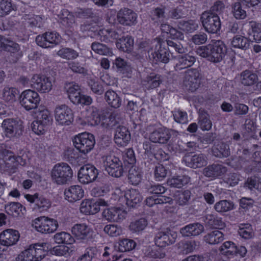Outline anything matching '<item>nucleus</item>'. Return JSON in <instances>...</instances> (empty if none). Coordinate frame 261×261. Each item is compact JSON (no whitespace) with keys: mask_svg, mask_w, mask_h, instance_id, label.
Returning a JSON list of instances; mask_svg holds the SVG:
<instances>
[{"mask_svg":"<svg viewBox=\"0 0 261 261\" xmlns=\"http://www.w3.org/2000/svg\"><path fill=\"white\" fill-rule=\"evenodd\" d=\"M103 165L106 171L110 176L118 178L123 175L124 170L122 163L118 157L114 155L105 156Z\"/></svg>","mask_w":261,"mask_h":261,"instance_id":"7","label":"nucleus"},{"mask_svg":"<svg viewBox=\"0 0 261 261\" xmlns=\"http://www.w3.org/2000/svg\"><path fill=\"white\" fill-rule=\"evenodd\" d=\"M0 48L15 56V59H12L13 62H16L22 56L20 46L17 43L2 35H0Z\"/></svg>","mask_w":261,"mask_h":261,"instance_id":"20","label":"nucleus"},{"mask_svg":"<svg viewBox=\"0 0 261 261\" xmlns=\"http://www.w3.org/2000/svg\"><path fill=\"white\" fill-rule=\"evenodd\" d=\"M227 47L221 40H212L210 43L199 46L196 50L198 55L208 61L217 63L221 62L227 53Z\"/></svg>","mask_w":261,"mask_h":261,"instance_id":"1","label":"nucleus"},{"mask_svg":"<svg viewBox=\"0 0 261 261\" xmlns=\"http://www.w3.org/2000/svg\"><path fill=\"white\" fill-rule=\"evenodd\" d=\"M190 177L186 175H174L167 180V184L173 188H181L188 184Z\"/></svg>","mask_w":261,"mask_h":261,"instance_id":"35","label":"nucleus"},{"mask_svg":"<svg viewBox=\"0 0 261 261\" xmlns=\"http://www.w3.org/2000/svg\"><path fill=\"white\" fill-rule=\"evenodd\" d=\"M35 113L37 114L38 121L44 124H50L51 118L50 113L47 109L42 107L41 109L39 108Z\"/></svg>","mask_w":261,"mask_h":261,"instance_id":"60","label":"nucleus"},{"mask_svg":"<svg viewBox=\"0 0 261 261\" xmlns=\"http://www.w3.org/2000/svg\"><path fill=\"white\" fill-rule=\"evenodd\" d=\"M191 193L189 190L178 191L174 194V199L176 203L180 205H185L188 203L190 199Z\"/></svg>","mask_w":261,"mask_h":261,"instance_id":"51","label":"nucleus"},{"mask_svg":"<svg viewBox=\"0 0 261 261\" xmlns=\"http://www.w3.org/2000/svg\"><path fill=\"white\" fill-rule=\"evenodd\" d=\"M55 116L56 120L61 125H69L73 121L72 111L65 105L56 107Z\"/></svg>","mask_w":261,"mask_h":261,"instance_id":"12","label":"nucleus"},{"mask_svg":"<svg viewBox=\"0 0 261 261\" xmlns=\"http://www.w3.org/2000/svg\"><path fill=\"white\" fill-rule=\"evenodd\" d=\"M92 49L96 53L103 56H110L112 54L111 49L105 44L94 42L91 44Z\"/></svg>","mask_w":261,"mask_h":261,"instance_id":"58","label":"nucleus"},{"mask_svg":"<svg viewBox=\"0 0 261 261\" xmlns=\"http://www.w3.org/2000/svg\"><path fill=\"white\" fill-rule=\"evenodd\" d=\"M204 230L203 225L198 222L191 223L180 229V233L184 237H194L201 234Z\"/></svg>","mask_w":261,"mask_h":261,"instance_id":"26","label":"nucleus"},{"mask_svg":"<svg viewBox=\"0 0 261 261\" xmlns=\"http://www.w3.org/2000/svg\"><path fill=\"white\" fill-rule=\"evenodd\" d=\"M73 143L81 153L86 154L93 149L95 140L92 134L84 133L76 136L73 140Z\"/></svg>","mask_w":261,"mask_h":261,"instance_id":"6","label":"nucleus"},{"mask_svg":"<svg viewBox=\"0 0 261 261\" xmlns=\"http://www.w3.org/2000/svg\"><path fill=\"white\" fill-rule=\"evenodd\" d=\"M145 81L147 83L149 88L154 89L159 87L163 80L161 75L151 73L146 76Z\"/></svg>","mask_w":261,"mask_h":261,"instance_id":"54","label":"nucleus"},{"mask_svg":"<svg viewBox=\"0 0 261 261\" xmlns=\"http://www.w3.org/2000/svg\"><path fill=\"white\" fill-rule=\"evenodd\" d=\"M230 44L233 48L244 50L247 49L250 45L248 39L240 35H237L233 37L231 39Z\"/></svg>","mask_w":261,"mask_h":261,"instance_id":"39","label":"nucleus"},{"mask_svg":"<svg viewBox=\"0 0 261 261\" xmlns=\"http://www.w3.org/2000/svg\"><path fill=\"white\" fill-rule=\"evenodd\" d=\"M136 246V243L128 239H123L118 242V250L120 252H127L133 250Z\"/></svg>","mask_w":261,"mask_h":261,"instance_id":"56","label":"nucleus"},{"mask_svg":"<svg viewBox=\"0 0 261 261\" xmlns=\"http://www.w3.org/2000/svg\"><path fill=\"white\" fill-rule=\"evenodd\" d=\"M214 208L218 213H226L233 210L234 204L231 201L221 200L215 203Z\"/></svg>","mask_w":261,"mask_h":261,"instance_id":"48","label":"nucleus"},{"mask_svg":"<svg viewBox=\"0 0 261 261\" xmlns=\"http://www.w3.org/2000/svg\"><path fill=\"white\" fill-rule=\"evenodd\" d=\"M72 234L79 240H86L91 236L92 230L85 224H76L72 228Z\"/></svg>","mask_w":261,"mask_h":261,"instance_id":"32","label":"nucleus"},{"mask_svg":"<svg viewBox=\"0 0 261 261\" xmlns=\"http://www.w3.org/2000/svg\"><path fill=\"white\" fill-rule=\"evenodd\" d=\"M125 197L126 204L130 207H135L138 205L142 200V196L138 190L131 189L127 191Z\"/></svg>","mask_w":261,"mask_h":261,"instance_id":"33","label":"nucleus"},{"mask_svg":"<svg viewBox=\"0 0 261 261\" xmlns=\"http://www.w3.org/2000/svg\"><path fill=\"white\" fill-rule=\"evenodd\" d=\"M98 174V170L94 166L86 164L81 167L79 171V180L82 184H88L95 181Z\"/></svg>","mask_w":261,"mask_h":261,"instance_id":"11","label":"nucleus"},{"mask_svg":"<svg viewBox=\"0 0 261 261\" xmlns=\"http://www.w3.org/2000/svg\"><path fill=\"white\" fill-rule=\"evenodd\" d=\"M116 44L119 50L124 52H129L133 49L134 40L130 37H122L119 39Z\"/></svg>","mask_w":261,"mask_h":261,"instance_id":"47","label":"nucleus"},{"mask_svg":"<svg viewBox=\"0 0 261 261\" xmlns=\"http://www.w3.org/2000/svg\"><path fill=\"white\" fill-rule=\"evenodd\" d=\"M84 190L79 185L71 186L64 190L65 199L70 202L80 200L84 196Z\"/></svg>","mask_w":261,"mask_h":261,"instance_id":"31","label":"nucleus"},{"mask_svg":"<svg viewBox=\"0 0 261 261\" xmlns=\"http://www.w3.org/2000/svg\"><path fill=\"white\" fill-rule=\"evenodd\" d=\"M171 133L175 136L178 134V132L174 129L169 130L164 127H160L151 132L149 138L150 141L153 143L166 144L171 138Z\"/></svg>","mask_w":261,"mask_h":261,"instance_id":"13","label":"nucleus"},{"mask_svg":"<svg viewBox=\"0 0 261 261\" xmlns=\"http://www.w3.org/2000/svg\"><path fill=\"white\" fill-rule=\"evenodd\" d=\"M177 234L175 232L172 233L170 231H161L155 234L154 242L157 247L164 248L174 243Z\"/></svg>","mask_w":261,"mask_h":261,"instance_id":"18","label":"nucleus"},{"mask_svg":"<svg viewBox=\"0 0 261 261\" xmlns=\"http://www.w3.org/2000/svg\"><path fill=\"white\" fill-rule=\"evenodd\" d=\"M219 250L226 256L239 255L241 257H244L247 253L245 247L237 245L231 241L224 242L220 247Z\"/></svg>","mask_w":261,"mask_h":261,"instance_id":"17","label":"nucleus"},{"mask_svg":"<svg viewBox=\"0 0 261 261\" xmlns=\"http://www.w3.org/2000/svg\"><path fill=\"white\" fill-rule=\"evenodd\" d=\"M1 127L5 136L9 138H19L24 131L22 121L17 118L5 119Z\"/></svg>","mask_w":261,"mask_h":261,"instance_id":"4","label":"nucleus"},{"mask_svg":"<svg viewBox=\"0 0 261 261\" xmlns=\"http://www.w3.org/2000/svg\"><path fill=\"white\" fill-rule=\"evenodd\" d=\"M227 171V168L224 166L219 164H213L205 167L202 173L209 178H215L224 174Z\"/></svg>","mask_w":261,"mask_h":261,"instance_id":"29","label":"nucleus"},{"mask_svg":"<svg viewBox=\"0 0 261 261\" xmlns=\"http://www.w3.org/2000/svg\"><path fill=\"white\" fill-rule=\"evenodd\" d=\"M32 226L42 233H50L57 229L59 225L56 220L43 216L36 218Z\"/></svg>","mask_w":261,"mask_h":261,"instance_id":"10","label":"nucleus"},{"mask_svg":"<svg viewBox=\"0 0 261 261\" xmlns=\"http://www.w3.org/2000/svg\"><path fill=\"white\" fill-rule=\"evenodd\" d=\"M98 25L93 22L86 21L81 25L80 29L81 31L88 36L91 37L96 34L98 35Z\"/></svg>","mask_w":261,"mask_h":261,"instance_id":"46","label":"nucleus"},{"mask_svg":"<svg viewBox=\"0 0 261 261\" xmlns=\"http://www.w3.org/2000/svg\"><path fill=\"white\" fill-rule=\"evenodd\" d=\"M176 66L179 69H184L191 66L196 61V58L189 54L179 55L177 58Z\"/></svg>","mask_w":261,"mask_h":261,"instance_id":"42","label":"nucleus"},{"mask_svg":"<svg viewBox=\"0 0 261 261\" xmlns=\"http://www.w3.org/2000/svg\"><path fill=\"white\" fill-rule=\"evenodd\" d=\"M18 94L19 92L17 89L5 87L3 90V97L5 101L12 102L16 101V96Z\"/></svg>","mask_w":261,"mask_h":261,"instance_id":"59","label":"nucleus"},{"mask_svg":"<svg viewBox=\"0 0 261 261\" xmlns=\"http://www.w3.org/2000/svg\"><path fill=\"white\" fill-rule=\"evenodd\" d=\"M1 153L4 160L3 163H0V166L4 171L15 172L18 165L24 166L27 164V160L23 155L16 156L12 151L7 149L2 150Z\"/></svg>","mask_w":261,"mask_h":261,"instance_id":"3","label":"nucleus"},{"mask_svg":"<svg viewBox=\"0 0 261 261\" xmlns=\"http://www.w3.org/2000/svg\"><path fill=\"white\" fill-rule=\"evenodd\" d=\"M200 20L205 31L208 33L217 34L221 29V21L219 16L217 15L203 12L201 15Z\"/></svg>","mask_w":261,"mask_h":261,"instance_id":"8","label":"nucleus"},{"mask_svg":"<svg viewBox=\"0 0 261 261\" xmlns=\"http://www.w3.org/2000/svg\"><path fill=\"white\" fill-rule=\"evenodd\" d=\"M54 240L58 244L71 245L75 242L74 238L70 233L65 231L56 233L54 236Z\"/></svg>","mask_w":261,"mask_h":261,"instance_id":"44","label":"nucleus"},{"mask_svg":"<svg viewBox=\"0 0 261 261\" xmlns=\"http://www.w3.org/2000/svg\"><path fill=\"white\" fill-rule=\"evenodd\" d=\"M200 75L197 69L192 68L186 71L184 83L187 90L194 92L198 88L200 84Z\"/></svg>","mask_w":261,"mask_h":261,"instance_id":"15","label":"nucleus"},{"mask_svg":"<svg viewBox=\"0 0 261 261\" xmlns=\"http://www.w3.org/2000/svg\"><path fill=\"white\" fill-rule=\"evenodd\" d=\"M113 67L116 68L117 72L121 73H126L129 69L127 62L121 58H117L113 62Z\"/></svg>","mask_w":261,"mask_h":261,"instance_id":"62","label":"nucleus"},{"mask_svg":"<svg viewBox=\"0 0 261 261\" xmlns=\"http://www.w3.org/2000/svg\"><path fill=\"white\" fill-rule=\"evenodd\" d=\"M107 205V201L102 199L96 200H87L83 201L81 204V211L86 214L93 215L100 211V206Z\"/></svg>","mask_w":261,"mask_h":261,"instance_id":"21","label":"nucleus"},{"mask_svg":"<svg viewBox=\"0 0 261 261\" xmlns=\"http://www.w3.org/2000/svg\"><path fill=\"white\" fill-rule=\"evenodd\" d=\"M72 175L71 167L64 163L55 165L51 172L53 180L58 185L67 184L71 180Z\"/></svg>","mask_w":261,"mask_h":261,"instance_id":"5","label":"nucleus"},{"mask_svg":"<svg viewBox=\"0 0 261 261\" xmlns=\"http://www.w3.org/2000/svg\"><path fill=\"white\" fill-rule=\"evenodd\" d=\"M212 153L217 158H227L230 154L229 146L223 142L219 141L213 146Z\"/></svg>","mask_w":261,"mask_h":261,"instance_id":"34","label":"nucleus"},{"mask_svg":"<svg viewBox=\"0 0 261 261\" xmlns=\"http://www.w3.org/2000/svg\"><path fill=\"white\" fill-rule=\"evenodd\" d=\"M130 140V134L128 129L122 125L116 127L114 141L120 146H126Z\"/></svg>","mask_w":261,"mask_h":261,"instance_id":"28","label":"nucleus"},{"mask_svg":"<svg viewBox=\"0 0 261 261\" xmlns=\"http://www.w3.org/2000/svg\"><path fill=\"white\" fill-rule=\"evenodd\" d=\"M44 17L33 13L24 14L22 17V22L27 27L34 29L43 27Z\"/></svg>","mask_w":261,"mask_h":261,"instance_id":"27","label":"nucleus"},{"mask_svg":"<svg viewBox=\"0 0 261 261\" xmlns=\"http://www.w3.org/2000/svg\"><path fill=\"white\" fill-rule=\"evenodd\" d=\"M166 42L168 46L167 50L169 53H171L175 51L179 54H182L185 52V49L182 45L178 40L167 38Z\"/></svg>","mask_w":261,"mask_h":261,"instance_id":"52","label":"nucleus"},{"mask_svg":"<svg viewBox=\"0 0 261 261\" xmlns=\"http://www.w3.org/2000/svg\"><path fill=\"white\" fill-rule=\"evenodd\" d=\"M32 87L41 93L48 92L52 88L51 81L44 75H34L31 80Z\"/></svg>","mask_w":261,"mask_h":261,"instance_id":"19","label":"nucleus"},{"mask_svg":"<svg viewBox=\"0 0 261 261\" xmlns=\"http://www.w3.org/2000/svg\"><path fill=\"white\" fill-rule=\"evenodd\" d=\"M128 182L133 185H138L141 181L142 172L140 168L137 166H132L128 170Z\"/></svg>","mask_w":261,"mask_h":261,"instance_id":"40","label":"nucleus"},{"mask_svg":"<svg viewBox=\"0 0 261 261\" xmlns=\"http://www.w3.org/2000/svg\"><path fill=\"white\" fill-rule=\"evenodd\" d=\"M147 225V220L144 218H141L132 222L129 225V228L133 231L139 232L144 229Z\"/></svg>","mask_w":261,"mask_h":261,"instance_id":"64","label":"nucleus"},{"mask_svg":"<svg viewBox=\"0 0 261 261\" xmlns=\"http://www.w3.org/2000/svg\"><path fill=\"white\" fill-rule=\"evenodd\" d=\"M249 26L251 30L253 40L259 43L261 42V23L255 21L249 22Z\"/></svg>","mask_w":261,"mask_h":261,"instance_id":"53","label":"nucleus"},{"mask_svg":"<svg viewBox=\"0 0 261 261\" xmlns=\"http://www.w3.org/2000/svg\"><path fill=\"white\" fill-rule=\"evenodd\" d=\"M22 207L19 202H10L5 206V210L8 215L17 217L22 212Z\"/></svg>","mask_w":261,"mask_h":261,"instance_id":"55","label":"nucleus"},{"mask_svg":"<svg viewBox=\"0 0 261 261\" xmlns=\"http://www.w3.org/2000/svg\"><path fill=\"white\" fill-rule=\"evenodd\" d=\"M51 249L47 243L32 244L29 248L21 252L16 258L17 261H41Z\"/></svg>","mask_w":261,"mask_h":261,"instance_id":"2","label":"nucleus"},{"mask_svg":"<svg viewBox=\"0 0 261 261\" xmlns=\"http://www.w3.org/2000/svg\"><path fill=\"white\" fill-rule=\"evenodd\" d=\"M183 161L187 166L196 169L205 166L207 164V158L202 153L194 155L188 153L184 156Z\"/></svg>","mask_w":261,"mask_h":261,"instance_id":"22","label":"nucleus"},{"mask_svg":"<svg viewBox=\"0 0 261 261\" xmlns=\"http://www.w3.org/2000/svg\"><path fill=\"white\" fill-rule=\"evenodd\" d=\"M255 123L251 119H247L245 122L246 132H244L243 137L245 140L254 138L255 136Z\"/></svg>","mask_w":261,"mask_h":261,"instance_id":"50","label":"nucleus"},{"mask_svg":"<svg viewBox=\"0 0 261 261\" xmlns=\"http://www.w3.org/2000/svg\"><path fill=\"white\" fill-rule=\"evenodd\" d=\"M61 36L56 32H47L36 38L37 44L43 48L53 47L61 41Z\"/></svg>","mask_w":261,"mask_h":261,"instance_id":"14","label":"nucleus"},{"mask_svg":"<svg viewBox=\"0 0 261 261\" xmlns=\"http://www.w3.org/2000/svg\"><path fill=\"white\" fill-rule=\"evenodd\" d=\"M177 26L178 29L186 33H192L198 28L197 21L193 19L180 20L178 22Z\"/></svg>","mask_w":261,"mask_h":261,"instance_id":"41","label":"nucleus"},{"mask_svg":"<svg viewBox=\"0 0 261 261\" xmlns=\"http://www.w3.org/2000/svg\"><path fill=\"white\" fill-rule=\"evenodd\" d=\"M137 14L127 8L121 9L117 14L118 22L125 26H132L137 23Z\"/></svg>","mask_w":261,"mask_h":261,"instance_id":"16","label":"nucleus"},{"mask_svg":"<svg viewBox=\"0 0 261 261\" xmlns=\"http://www.w3.org/2000/svg\"><path fill=\"white\" fill-rule=\"evenodd\" d=\"M58 17L60 23L66 28H71L75 21L74 15L67 9L62 10Z\"/></svg>","mask_w":261,"mask_h":261,"instance_id":"43","label":"nucleus"},{"mask_svg":"<svg viewBox=\"0 0 261 261\" xmlns=\"http://www.w3.org/2000/svg\"><path fill=\"white\" fill-rule=\"evenodd\" d=\"M65 88L67 89L68 97L72 102H73L74 100L75 101L76 97H79L81 94L80 86L74 83L66 84Z\"/></svg>","mask_w":261,"mask_h":261,"instance_id":"49","label":"nucleus"},{"mask_svg":"<svg viewBox=\"0 0 261 261\" xmlns=\"http://www.w3.org/2000/svg\"><path fill=\"white\" fill-rule=\"evenodd\" d=\"M204 240L212 245L218 244L224 240V235L218 230H214L204 236Z\"/></svg>","mask_w":261,"mask_h":261,"instance_id":"45","label":"nucleus"},{"mask_svg":"<svg viewBox=\"0 0 261 261\" xmlns=\"http://www.w3.org/2000/svg\"><path fill=\"white\" fill-rule=\"evenodd\" d=\"M101 125L103 128L108 129H116V127L121 125L113 114H111L108 118L102 119Z\"/></svg>","mask_w":261,"mask_h":261,"instance_id":"57","label":"nucleus"},{"mask_svg":"<svg viewBox=\"0 0 261 261\" xmlns=\"http://www.w3.org/2000/svg\"><path fill=\"white\" fill-rule=\"evenodd\" d=\"M105 99L108 104L113 108H119L121 105L120 97L112 90H109L105 93Z\"/></svg>","mask_w":261,"mask_h":261,"instance_id":"38","label":"nucleus"},{"mask_svg":"<svg viewBox=\"0 0 261 261\" xmlns=\"http://www.w3.org/2000/svg\"><path fill=\"white\" fill-rule=\"evenodd\" d=\"M19 98L20 105L27 111L37 109L40 101L38 93L30 89L22 92Z\"/></svg>","mask_w":261,"mask_h":261,"instance_id":"9","label":"nucleus"},{"mask_svg":"<svg viewBox=\"0 0 261 261\" xmlns=\"http://www.w3.org/2000/svg\"><path fill=\"white\" fill-rule=\"evenodd\" d=\"M169 171L162 164H158L154 170V177L156 180L161 181L164 179Z\"/></svg>","mask_w":261,"mask_h":261,"instance_id":"63","label":"nucleus"},{"mask_svg":"<svg viewBox=\"0 0 261 261\" xmlns=\"http://www.w3.org/2000/svg\"><path fill=\"white\" fill-rule=\"evenodd\" d=\"M241 82L245 86H251L258 81V75L253 71L245 70L241 73Z\"/></svg>","mask_w":261,"mask_h":261,"instance_id":"36","label":"nucleus"},{"mask_svg":"<svg viewBox=\"0 0 261 261\" xmlns=\"http://www.w3.org/2000/svg\"><path fill=\"white\" fill-rule=\"evenodd\" d=\"M158 43L159 48L156 49L154 52H152L149 55V58L155 63L158 62L167 63L170 59V54L167 48L163 47L165 42L159 40Z\"/></svg>","mask_w":261,"mask_h":261,"instance_id":"24","label":"nucleus"},{"mask_svg":"<svg viewBox=\"0 0 261 261\" xmlns=\"http://www.w3.org/2000/svg\"><path fill=\"white\" fill-rule=\"evenodd\" d=\"M25 197L28 201L34 203L33 209L39 212L47 210L51 205L50 202L48 199L39 196L37 193L33 195L27 194Z\"/></svg>","mask_w":261,"mask_h":261,"instance_id":"23","label":"nucleus"},{"mask_svg":"<svg viewBox=\"0 0 261 261\" xmlns=\"http://www.w3.org/2000/svg\"><path fill=\"white\" fill-rule=\"evenodd\" d=\"M184 10L185 9L181 6L172 8L168 12V17L174 20L185 18L186 14Z\"/></svg>","mask_w":261,"mask_h":261,"instance_id":"61","label":"nucleus"},{"mask_svg":"<svg viewBox=\"0 0 261 261\" xmlns=\"http://www.w3.org/2000/svg\"><path fill=\"white\" fill-rule=\"evenodd\" d=\"M205 222L211 227L213 228L221 229L225 226V222L217 214H207L205 216Z\"/></svg>","mask_w":261,"mask_h":261,"instance_id":"37","label":"nucleus"},{"mask_svg":"<svg viewBox=\"0 0 261 261\" xmlns=\"http://www.w3.org/2000/svg\"><path fill=\"white\" fill-rule=\"evenodd\" d=\"M19 238L17 230L8 229L0 233V244L6 246H12L16 244Z\"/></svg>","mask_w":261,"mask_h":261,"instance_id":"25","label":"nucleus"},{"mask_svg":"<svg viewBox=\"0 0 261 261\" xmlns=\"http://www.w3.org/2000/svg\"><path fill=\"white\" fill-rule=\"evenodd\" d=\"M126 213L120 208L112 207L105 210L102 216L110 222H120L125 218Z\"/></svg>","mask_w":261,"mask_h":261,"instance_id":"30","label":"nucleus"}]
</instances>
